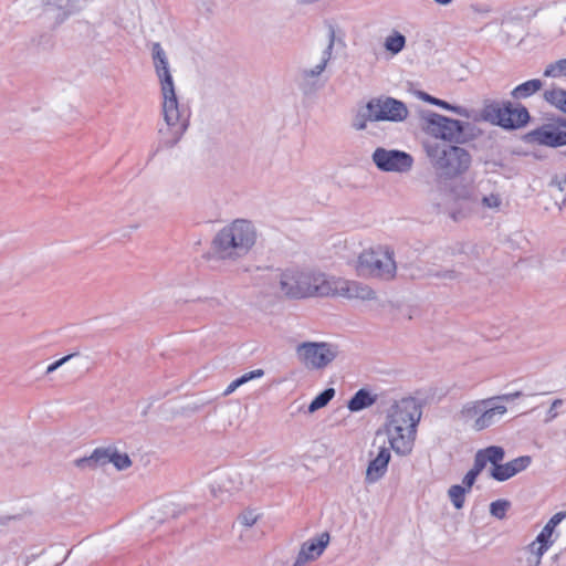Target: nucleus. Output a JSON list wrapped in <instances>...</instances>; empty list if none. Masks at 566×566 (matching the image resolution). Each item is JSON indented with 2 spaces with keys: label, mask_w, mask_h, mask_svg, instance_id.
<instances>
[{
  "label": "nucleus",
  "mask_w": 566,
  "mask_h": 566,
  "mask_svg": "<svg viewBox=\"0 0 566 566\" xmlns=\"http://www.w3.org/2000/svg\"><path fill=\"white\" fill-rule=\"evenodd\" d=\"M237 388L230 382V385L227 387V389L223 392V396L231 395Z\"/></svg>",
  "instance_id": "3c124183"
},
{
  "label": "nucleus",
  "mask_w": 566,
  "mask_h": 566,
  "mask_svg": "<svg viewBox=\"0 0 566 566\" xmlns=\"http://www.w3.org/2000/svg\"><path fill=\"white\" fill-rule=\"evenodd\" d=\"M198 301L203 302L209 308H218L222 305V302L218 297H206L199 298Z\"/></svg>",
  "instance_id": "49530a36"
},
{
  "label": "nucleus",
  "mask_w": 566,
  "mask_h": 566,
  "mask_svg": "<svg viewBox=\"0 0 566 566\" xmlns=\"http://www.w3.org/2000/svg\"><path fill=\"white\" fill-rule=\"evenodd\" d=\"M275 281L280 295L287 300L331 296L328 275L321 271L290 266L279 270Z\"/></svg>",
  "instance_id": "7ed1b4c3"
},
{
  "label": "nucleus",
  "mask_w": 566,
  "mask_h": 566,
  "mask_svg": "<svg viewBox=\"0 0 566 566\" xmlns=\"http://www.w3.org/2000/svg\"><path fill=\"white\" fill-rule=\"evenodd\" d=\"M528 144H537L547 147H559L566 145V118L554 123L544 124L524 136Z\"/></svg>",
  "instance_id": "f8f14e48"
},
{
  "label": "nucleus",
  "mask_w": 566,
  "mask_h": 566,
  "mask_svg": "<svg viewBox=\"0 0 566 566\" xmlns=\"http://www.w3.org/2000/svg\"><path fill=\"white\" fill-rule=\"evenodd\" d=\"M406 45V38L398 31L386 38L385 49L392 54H398Z\"/></svg>",
  "instance_id": "bb28decb"
},
{
  "label": "nucleus",
  "mask_w": 566,
  "mask_h": 566,
  "mask_svg": "<svg viewBox=\"0 0 566 566\" xmlns=\"http://www.w3.org/2000/svg\"><path fill=\"white\" fill-rule=\"evenodd\" d=\"M566 518V511L558 512L554 514L549 521L546 523V525L543 527L541 533L536 536L537 543H547L552 546L553 541L551 537L553 536V533L556 528V526Z\"/></svg>",
  "instance_id": "412c9836"
},
{
  "label": "nucleus",
  "mask_w": 566,
  "mask_h": 566,
  "mask_svg": "<svg viewBox=\"0 0 566 566\" xmlns=\"http://www.w3.org/2000/svg\"><path fill=\"white\" fill-rule=\"evenodd\" d=\"M431 276L441 279V280H457L459 279L460 274L454 270H444V271H438L430 274Z\"/></svg>",
  "instance_id": "79ce46f5"
},
{
  "label": "nucleus",
  "mask_w": 566,
  "mask_h": 566,
  "mask_svg": "<svg viewBox=\"0 0 566 566\" xmlns=\"http://www.w3.org/2000/svg\"><path fill=\"white\" fill-rule=\"evenodd\" d=\"M436 3L438 4H441V6H448L450 4L453 0H433Z\"/></svg>",
  "instance_id": "603ef678"
},
{
  "label": "nucleus",
  "mask_w": 566,
  "mask_h": 566,
  "mask_svg": "<svg viewBox=\"0 0 566 566\" xmlns=\"http://www.w3.org/2000/svg\"><path fill=\"white\" fill-rule=\"evenodd\" d=\"M482 205L485 208L499 209L502 205V199H501L500 195L491 193V195L484 196L482 198Z\"/></svg>",
  "instance_id": "e433bc0d"
},
{
  "label": "nucleus",
  "mask_w": 566,
  "mask_h": 566,
  "mask_svg": "<svg viewBox=\"0 0 566 566\" xmlns=\"http://www.w3.org/2000/svg\"><path fill=\"white\" fill-rule=\"evenodd\" d=\"M545 99L564 112L566 114V91L562 88H553L545 91L544 93Z\"/></svg>",
  "instance_id": "a878e982"
},
{
  "label": "nucleus",
  "mask_w": 566,
  "mask_h": 566,
  "mask_svg": "<svg viewBox=\"0 0 566 566\" xmlns=\"http://www.w3.org/2000/svg\"><path fill=\"white\" fill-rule=\"evenodd\" d=\"M549 187L558 189L560 192L566 193V174H559L552 177Z\"/></svg>",
  "instance_id": "ea45409f"
},
{
  "label": "nucleus",
  "mask_w": 566,
  "mask_h": 566,
  "mask_svg": "<svg viewBox=\"0 0 566 566\" xmlns=\"http://www.w3.org/2000/svg\"><path fill=\"white\" fill-rule=\"evenodd\" d=\"M335 396L334 388H326L318 396H316L308 406V412H315L316 410L324 408Z\"/></svg>",
  "instance_id": "cd10ccee"
},
{
  "label": "nucleus",
  "mask_w": 566,
  "mask_h": 566,
  "mask_svg": "<svg viewBox=\"0 0 566 566\" xmlns=\"http://www.w3.org/2000/svg\"><path fill=\"white\" fill-rule=\"evenodd\" d=\"M510 113L507 102L501 104L495 101H485L481 111V117L485 122L506 129V126H512L510 123Z\"/></svg>",
  "instance_id": "2eb2a0df"
},
{
  "label": "nucleus",
  "mask_w": 566,
  "mask_h": 566,
  "mask_svg": "<svg viewBox=\"0 0 566 566\" xmlns=\"http://www.w3.org/2000/svg\"><path fill=\"white\" fill-rule=\"evenodd\" d=\"M328 281L332 290L331 295L368 301L376 298V292L365 283L334 276H328Z\"/></svg>",
  "instance_id": "4468645a"
},
{
  "label": "nucleus",
  "mask_w": 566,
  "mask_h": 566,
  "mask_svg": "<svg viewBox=\"0 0 566 566\" xmlns=\"http://www.w3.org/2000/svg\"><path fill=\"white\" fill-rule=\"evenodd\" d=\"M264 375V371L263 369H255V370H251L249 373H245L244 375H242L241 377L234 379L231 384L235 387V388H239L240 386L247 384L248 381L252 380V379H256V378H260Z\"/></svg>",
  "instance_id": "c9c22d12"
},
{
  "label": "nucleus",
  "mask_w": 566,
  "mask_h": 566,
  "mask_svg": "<svg viewBox=\"0 0 566 566\" xmlns=\"http://www.w3.org/2000/svg\"><path fill=\"white\" fill-rule=\"evenodd\" d=\"M490 475H491V478H493L494 480H496L499 482H504V481L513 478L515 474H514V470L511 468L509 462H506L504 464L500 463L496 467H492V469L490 471Z\"/></svg>",
  "instance_id": "7c9ffc66"
},
{
  "label": "nucleus",
  "mask_w": 566,
  "mask_h": 566,
  "mask_svg": "<svg viewBox=\"0 0 566 566\" xmlns=\"http://www.w3.org/2000/svg\"><path fill=\"white\" fill-rule=\"evenodd\" d=\"M496 398H486L465 403L460 416L464 421H472L475 431H482L496 423L507 411L504 405H495Z\"/></svg>",
  "instance_id": "1a4fd4ad"
},
{
  "label": "nucleus",
  "mask_w": 566,
  "mask_h": 566,
  "mask_svg": "<svg viewBox=\"0 0 566 566\" xmlns=\"http://www.w3.org/2000/svg\"><path fill=\"white\" fill-rule=\"evenodd\" d=\"M467 493L468 491L465 490V488L460 484H454L449 488L448 496L457 510L463 507Z\"/></svg>",
  "instance_id": "c85d7f7f"
},
{
  "label": "nucleus",
  "mask_w": 566,
  "mask_h": 566,
  "mask_svg": "<svg viewBox=\"0 0 566 566\" xmlns=\"http://www.w3.org/2000/svg\"><path fill=\"white\" fill-rule=\"evenodd\" d=\"M423 119L427 132L436 138L463 144L472 137V134L469 133L472 129L470 123L452 119L433 112H428Z\"/></svg>",
  "instance_id": "0eeeda50"
},
{
  "label": "nucleus",
  "mask_w": 566,
  "mask_h": 566,
  "mask_svg": "<svg viewBox=\"0 0 566 566\" xmlns=\"http://www.w3.org/2000/svg\"><path fill=\"white\" fill-rule=\"evenodd\" d=\"M76 355H77V353H73V354L66 355V356L62 357L61 359L54 361L53 364H51L48 367L46 374H51V373L55 371L57 368H60L62 365H64L66 361H69L72 357H74Z\"/></svg>",
  "instance_id": "c03bdc74"
},
{
  "label": "nucleus",
  "mask_w": 566,
  "mask_h": 566,
  "mask_svg": "<svg viewBox=\"0 0 566 566\" xmlns=\"http://www.w3.org/2000/svg\"><path fill=\"white\" fill-rule=\"evenodd\" d=\"M478 476L479 475L469 470L468 473L464 475L461 485L464 486L468 492H470Z\"/></svg>",
  "instance_id": "a18cd8bd"
},
{
  "label": "nucleus",
  "mask_w": 566,
  "mask_h": 566,
  "mask_svg": "<svg viewBox=\"0 0 566 566\" xmlns=\"http://www.w3.org/2000/svg\"><path fill=\"white\" fill-rule=\"evenodd\" d=\"M510 108V123L512 126H506V129H515L526 125L530 120V114L526 107L522 105L513 106L511 102H507Z\"/></svg>",
  "instance_id": "4be33fe9"
},
{
  "label": "nucleus",
  "mask_w": 566,
  "mask_h": 566,
  "mask_svg": "<svg viewBox=\"0 0 566 566\" xmlns=\"http://www.w3.org/2000/svg\"><path fill=\"white\" fill-rule=\"evenodd\" d=\"M423 148L440 179L458 178L471 167V154L462 147L447 145L438 140H428L423 143Z\"/></svg>",
  "instance_id": "39448f33"
},
{
  "label": "nucleus",
  "mask_w": 566,
  "mask_h": 566,
  "mask_svg": "<svg viewBox=\"0 0 566 566\" xmlns=\"http://www.w3.org/2000/svg\"><path fill=\"white\" fill-rule=\"evenodd\" d=\"M480 451L486 461L490 462L493 467L499 465L505 455L504 449L499 446H491L485 449H481Z\"/></svg>",
  "instance_id": "c756f323"
},
{
  "label": "nucleus",
  "mask_w": 566,
  "mask_h": 566,
  "mask_svg": "<svg viewBox=\"0 0 566 566\" xmlns=\"http://www.w3.org/2000/svg\"><path fill=\"white\" fill-rule=\"evenodd\" d=\"M488 461L482 454V452L479 450L474 455V462L473 467L470 469L473 473L476 475H480V473L483 471V469L486 467Z\"/></svg>",
  "instance_id": "4c0bfd02"
},
{
  "label": "nucleus",
  "mask_w": 566,
  "mask_h": 566,
  "mask_svg": "<svg viewBox=\"0 0 566 566\" xmlns=\"http://www.w3.org/2000/svg\"><path fill=\"white\" fill-rule=\"evenodd\" d=\"M296 1L302 4H310V3L317 2L318 0H296Z\"/></svg>",
  "instance_id": "864d4df0"
},
{
  "label": "nucleus",
  "mask_w": 566,
  "mask_h": 566,
  "mask_svg": "<svg viewBox=\"0 0 566 566\" xmlns=\"http://www.w3.org/2000/svg\"><path fill=\"white\" fill-rule=\"evenodd\" d=\"M371 158L375 166L386 172H407L413 164V159L408 153L382 147L376 148Z\"/></svg>",
  "instance_id": "ddd939ff"
},
{
  "label": "nucleus",
  "mask_w": 566,
  "mask_h": 566,
  "mask_svg": "<svg viewBox=\"0 0 566 566\" xmlns=\"http://www.w3.org/2000/svg\"><path fill=\"white\" fill-rule=\"evenodd\" d=\"M356 271L364 277L394 280L397 273L394 250L387 245L364 250L357 259Z\"/></svg>",
  "instance_id": "423d86ee"
},
{
  "label": "nucleus",
  "mask_w": 566,
  "mask_h": 566,
  "mask_svg": "<svg viewBox=\"0 0 566 566\" xmlns=\"http://www.w3.org/2000/svg\"><path fill=\"white\" fill-rule=\"evenodd\" d=\"M54 12V25L59 27L69 20L72 15L82 11L83 6L81 0H66L64 3L49 4Z\"/></svg>",
  "instance_id": "a211bd4d"
},
{
  "label": "nucleus",
  "mask_w": 566,
  "mask_h": 566,
  "mask_svg": "<svg viewBox=\"0 0 566 566\" xmlns=\"http://www.w3.org/2000/svg\"><path fill=\"white\" fill-rule=\"evenodd\" d=\"M417 95L422 101L428 102V103H430L432 105H437V106H440V107H442L444 109L452 111V112H454V113H457V114H459L461 116L469 117L468 109L464 108V107L451 105V104L447 103L446 101H442V99H439L437 97H433V96H431L428 93L422 92V91L417 92Z\"/></svg>",
  "instance_id": "393cba45"
},
{
  "label": "nucleus",
  "mask_w": 566,
  "mask_h": 566,
  "mask_svg": "<svg viewBox=\"0 0 566 566\" xmlns=\"http://www.w3.org/2000/svg\"><path fill=\"white\" fill-rule=\"evenodd\" d=\"M102 448L95 449L91 455L76 459L74 465L81 470H95L103 465Z\"/></svg>",
  "instance_id": "b1692460"
},
{
  "label": "nucleus",
  "mask_w": 566,
  "mask_h": 566,
  "mask_svg": "<svg viewBox=\"0 0 566 566\" xmlns=\"http://www.w3.org/2000/svg\"><path fill=\"white\" fill-rule=\"evenodd\" d=\"M546 77H563L566 76V59H560L546 66L544 70Z\"/></svg>",
  "instance_id": "2f4dec72"
},
{
  "label": "nucleus",
  "mask_w": 566,
  "mask_h": 566,
  "mask_svg": "<svg viewBox=\"0 0 566 566\" xmlns=\"http://www.w3.org/2000/svg\"><path fill=\"white\" fill-rule=\"evenodd\" d=\"M335 41V29L329 27L328 43L322 51L318 62L313 67H302L297 71L295 83L304 95H312L323 86L322 75L332 60Z\"/></svg>",
  "instance_id": "6e6552de"
},
{
  "label": "nucleus",
  "mask_w": 566,
  "mask_h": 566,
  "mask_svg": "<svg viewBox=\"0 0 566 566\" xmlns=\"http://www.w3.org/2000/svg\"><path fill=\"white\" fill-rule=\"evenodd\" d=\"M368 116L375 122H402L408 117L406 104L390 96L373 97L368 101Z\"/></svg>",
  "instance_id": "9b49d317"
},
{
  "label": "nucleus",
  "mask_w": 566,
  "mask_h": 566,
  "mask_svg": "<svg viewBox=\"0 0 566 566\" xmlns=\"http://www.w3.org/2000/svg\"><path fill=\"white\" fill-rule=\"evenodd\" d=\"M454 192H455V196L460 199H465V200L471 199V191L465 187H463L459 192L455 190H454Z\"/></svg>",
  "instance_id": "09e8293b"
},
{
  "label": "nucleus",
  "mask_w": 566,
  "mask_h": 566,
  "mask_svg": "<svg viewBox=\"0 0 566 566\" xmlns=\"http://www.w3.org/2000/svg\"><path fill=\"white\" fill-rule=\"evenodd\" d=\"M562 405H563V400L562 399H555L552 402V406H551V408L548 409V411L546 413V418H545V422L546 423L551 422L552 420H554L558 416V412L556 411V409L558 407H560Z\"/></svg>",
  "instance_id": "37998d69"
},
{
  "label": "nucleus",
  "mask_w": 566,
  "mask_h": 566,
  "mask_svg": "<svg viewBox=\"0 0 566 566\" xmlns=\"http://www.w3.org/2000/svg\"><path fill=\"white\" fill-rule=\"evenodd\" d=\"M521 396H522L521 391H515V392H512V394H505V395L496 396L495 398H496V400L511 401V400L520 398Z\"/></svg>",
  "instance_id": "de8ad7c7"
},
{
  "label": "nucleus",
  "mask_w": 566,
  "mask_h": 566,
  "mask_svg": "<svg viewBox=\"0 0 566 566\" xmlns=\"http://www.w3.org/2000/svg\"><path fill=\"white\" fill-rule=\"evenodd\" d=\"M329 543V534L322 533L317 538L305 542L296 557L294 566H301L318 558Z\"/></svg>",
  "instance_id": "dca6fc26"
},
{
  "label": "nucleus",
  "mask_w": 566,
  "mask_h": 566,
  "mask_svg": "<svg viewBox=\"0 0 566 566\" xmlns=\"http://www.w3.org/2000/svg\"><path fill=\"white\" fill-rule=\"evenodd\" d=\"M151 54L154 67L160 83L163 116L166 124L158 130L159 145L171 148L186 133L189 125V115L179 106L168 59L160 43H153Z\"/></svg>",
  "instance_id": "f257e3e1"
},
{
  "label": "nucleus",
  "mask_w": 566,
  "mask_h": 566,
  "mask_svg": "<svg viewBox=\"0 0 566 566\" xmlns=\"http://www.w3.org/2000/svg\"><path fill=\"white\" fill-rule=\"evenodd\" d=\"M337 355V346L324 342H304L296 347L298 360L308 369H323L329 365Z\"/></svg>",
  "instance_id": "9d476101"
},
{
  "label": "nucleus",
  "mask_w": 566,
  "mask_h": 566,
  "mask_svg": "<svg viewBox=\"0 0 566 566\" xmlns=\"http://www.w3.org/2000/svg\"><path fill=\"white\" fill-rule=\"evenodd\" d=\"M510 506V502L506 500H496L490 504V513L496 518H504L506 511Z\"/></svg>",
  "instance_id": "72a5a7b5"
},
{
  "label": "nucleus",
  "mask_w": 566,
  "mask_h": 566,
  "mask_svg": "<svg viewBox=\"0 0 566 566\" xmlns=\"http://www.w3.org/2000/svg\"><path fill=\"white\" fill-rule=\"evenodd\" d=\"M563 254L566 255V248L563 250Z\"/></svg>",
  "instance_id": "5fc2aeb1"
},
{
  "label": "nucleus",
  "mask_w": 566,
  "mask_h": 566,
  "mask_svg": "<svg viewBox=\"0 0 566 566\" xmlns=\"http://www.w3.org/2000/svg\"><path fill=\"white\" fill-rule=\"evenodd\" d=\"M390 451L386 447H381L377 457L371 460L367 467L366 481L369 483L377 482L387 472L390 461Z\"/></svg>",
  "instance_id": "f3484780"
},
{
  "label": "nucleus",
  "mask_w": 566,
  "mask_h": 566,
  "mask_svg": "<svg viewBox=\"0 0 566 566\" xmlns=\"http://www.w3.org/2000/svg\"><path fill=\"white\" fill-rule=\"evenodd\" d=\"M543 86V82L538 78H533L517 85L512 92L511 96L514 99H522L530 97L531 95L538 92Z\"/></svg>",
  "instance_id": "5701e85b"
},
{
  "label": "nucleus",
  "mask_w": 566,
  "mask_h": 566,
  "mask_svg": "<svg viewBox=\"0 0 566 566\" xmlns=\"http://www.w3.org/2000/svg\"><path fill=\"white\" fill-rule=\"evenodd\" d=\"M375 402L376 396H371L368 390L363 388L355 392L348 401L347 407L350 411L356 412L370 407Z\"/></svg>",
  "instance_id": "aec40b11"
},
{
  "label": "nucleus",
  "mask_w": 566,
  "mask_h": 566,
  "mask_svg": "<svg viewBox=\"0 0 566 566\" xmlns=\"http://www.w3.org/2000/svg\"><path fill=\"white\" fill-rule=\"evenodd\" d=\"M531 463H532V458L530 455H522V457L515 458L509 462L511 468L514 470L515 475L517 473L526 470Z\"/></svg>",
  "instance_id": "f704fd0d"
},
{
  "label": "nucleus",
  "mask_w": 566,
  "mask_h": 566,
  "mask_svg": "<svg viewBox=\"0 0 566 566\" xmlns=\"http://www.w3.org/2000/svg\"><path fill=\"white\" fill-rule=\"evenodd\" d=\"M103 453V465L107 463H113L114 467L122 471L126 470L132 465V460L129 459L128 454L126 453H119L114 448H102Z\"/></svg>",
  "instance_id": "6ab92c4d"
},
{
  "label": "nucleus",
  "mask_w": 566,
  "mask_h": 566,
  "mask_svg": "<svg viewBox=\"0 0 566 566\" xmlns=\"http://www.w3.org/2000/svg\"><path fill=\"white\" fill-rule=\"evenodd\" d=\"M239 521L242 525L250 527L258 521V515L253 511H247L239 516Z\"/></svg>",
  "instance_id": "a19ab883"
},
{
  "label": "nucleus",
  "mask_w": 566,
  "mask_h": 566,
  "mask_svg": "<svg viewBox=\"0 0 566 566\" xmlns=\"http://www.w3.org/2000/svg\"><path fill=\"white\" fill-rule=\"evenodd\" d=\"M549 547L551 545H548L547 543H537V538L527 546L532 555L539 557H543V555L547 552Z\"/></svg>",
  "instance_id": "58836bf2"
},
{
  "label": "nucleus",
  "mask_w": 566,
  "mask_h": 566,
  "mask_svg": "<svg viewBox=\"0 0 566 566\" xmlns=\"http://www.w3.org/2000/svg\"><path fill=\"white\" fill-rule=\"evenodd\" d=\"M421 416L422 408L412 397L395 401L387 410L382 431L396 454L406 457L412 452Z\"/></svg>",
  "instance_id": "f03ea898"
},
{
  "label": "nucleus",
  "mask_w": 566,
  "mask_h": 566,
  "mask_svg": "<svg viewBox=\"0 0 566 566\" xmlns=\"http://www.w3.org/2000/svg\"><path fill=\"white\" fill-rule=\"evenodd\" d=\"M527 563L530 566H539L542 563V557L534 555L527 559Z\"/></svg>",
  "instance_id": "8fccbe9b"
},
{
  "label": "nucleus",
  "mask_w": 566,
  "mask_h": 566,
  "mask_svg": "<svg viewBox=\"0 0 566 566\" xmlns=\"http://www.w3.org/2000/svg\"><path fill=\"white\" fill-rule=\"evenodd\" d=\"M371 114V112L368 109V103L364 108H361L357 115L355 116L352 126L356 130H365L367 128L368 122H374L371 117L368 115Z\"/></svg>",
  "instance_id": "473e14b6"
},
{
  "label": "nucleus",
  "mask_w": 566,
  "mask_h": 566,
  "mask_svg": "<svg viewBox=\"0 0 566 566\" xmlns=\"http://www.w3.org/2000/svg\"><path fill=\"white\" fill-rule=\"evenodd\" d=\"M258 232L247 219H235L220 229L213 237L211 248L217 259L235 262L254 247Z\"/></svg>",
  "instance_id": "20e7f679"
}]
</instances>
